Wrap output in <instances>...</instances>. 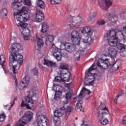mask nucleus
Instances as JSON below:
<instances>
[{"label": "nucleus", "instance_id": "1", "mask_svg": "<svg viewBox=\"0 0 126 126\" xmlns=\"http://www.w3.org/2000/svg\"><path fill=\"white\" fill-rule=\"evenodd\" d=\"M21 48L20 44L14 43L9 49V63L12 69L13 73H18V69L23 63V56L17 54Z\"/></svg>", "mask_w": 126, "mask_h": 126}, {"label": "nucleus", "instance_id": "2", "mask_svg": "<svg viewBox=\"0 0 126 126\" xmlns=\"http://www.w3.org/2000/svg\"><path fill=\"white\" fill-rule=\"evenodd\" d=\"M103 105H104V107H102L101 111L97 112V117L99 119V123L102 125V126H106L109 124V121L106 118L107 115H109V110L108 107H106L105 104H100L101 107L103 106Z\"/></svg>", "mask_w": 126, "mask_h": 126}, {"label": "nucleus", "instance_id": "3", "mask_svg": "<svg viewBox=\"0 0 126 126\" xmlns=\"http://www.w3.org/2000/svg\"><path fill=\"white\" fill-rule=\"evenodd\" d=\"M117 36H112L111 37V39L113 40H110L109 41V44L110 46H112V47H117V49L119 50L120 55L121 57H126V45H125L121 43H117Z\"/></svg>", "mask_w": 126, "mask_h": 126}, {"label": "nucleus", "instance_id": "4", "mask_svg": "<svg viewBox=\"0 0 126 126\" xmlns=\"http://www.w3.org/2000/svg\"><path fill=\"white\" fill-rule=\"evenodd\" d=\"M95 65H92L88 70L85 72V75L87 78L84 81V84L86 86H88V85H91L93 82H94V75L93 73H91L93 70H95V68H94Z\"/></svg>", "mask_w": 126, "mask_h": 126}, {"label": "nucleus", "instance_id": "5", "mask_svg": "<svg viewBox=\"0 0 126 126\" xmlns=\"http://www.w3.org/2000/svg\"><path fill=\"white\" fill-rule=\"evenodd\" d=\"M115 36V37H116L117 38L116 42L117 43H120L118 42V40L119 39V37L118 36H122L123 37V38H122L120 42H121L120 44H125L126 43V38L125 37V35H124V34L121 32V31H119L118 32L116 33V32L114 31H111L107 32L106 35L107 39L108 40V43L110 41H113V39H111L112 36Z\"/></svg>", "mask_w": 126, "mask_h": 126}, {"label": "nucleus", "instance_id": "6", "mask_svg": "<svg viewBox=\"0 0 126 126\" xmlns=\"http://www.w3.org/2000/svg\"><path fill=\"white\" fill-rule=\"evenodd\" d=\"M64 110H65V106L63 105L59 110H55L54 112V117H53V122L56 126H58L57 124H61V121H60L59 118L63 116Z\"/></svg>", "mask_w": 126, "mask_h": 126}, {"label": "nucleus", "instance_id": "7", "mask_svg": "<svg viewBox=\"0 0 126 126\" xmlns=\"http://www.w3.org/2000/svg\"><path fill=\"white\" fill-rule=\"evenodd\" d=\"M26 103L24 102V100L22 101L21 104V107L22 108L23 107H26L27 109H31L35 106V100L33 101L32 97L27 96L26 98Z\"/></svg>", "mask_w": 126, "mask_h": 126}, {"label": "nucleus", "instance_id": "8", "mask_svg": "<svg viewBox=\"0 0 126 126\" xmlns=\"http://www.w3.org/2000/svg\"><path fill=\"white\" fill-rule=\"evenodd\" d=\"M62 47H64L65 50L68 53H72L76 51V46L74 44H72L69 43H64L61 44Z\"/></svg>", "mask_w": 126, "mask_h": 126}, {"label": "nucleus", "instance_id": "9", "mask_svg": "<svg viewBox=\"0 0 126 126\" xmlns=\"http://www.w3.org/2000/svg\"><path fill=\"white\" fill-rule=\"evenodd\" d=\"M20 12L24 18V22H26L30 17V13L28 12V7H23L20 10Z\"/></svg>", "mask_w": 126, "mask_h": 126}, {"label": "nucleus", "instance_id": "10", "mask_svg": "<svg viewBox=\"0 0 126 126\" xmlns=\"http://www.w3.org/2000/svg\"><path fill=\"white\" fill-rule=\"evenodd\" d=\"M22 120L28 123V122L31 121V120L33 119V113L31 111H27L25 113L24 115L22 117Z\"/></svg>", "mask_w": 126, "mask_h": 126}, {"label": "nucleus", "instance_id": "11", "mask_svg": "<svg viewBox=\"0 0 126 126\" xmlns=\"http://www.w3.org/2000/svg\"><path fill=\"white\" fill-rule=\"evenodd\" d=\"M35 19L37 22H41L45 19V15L41 10L36 9Z\"/></svg>", "mask_w": 126, "mask_h": 126}, {"label": "nucleus", "instance_id": "12", "mask_svg": "<svg viewBox=\"0 0 126 126\" xmlns=\"http://www.w3.org/2000/svg\"><path fill=\"white\" fill-rule=\"evenodd\" d=\"M85 91H88L87 94H88V95H90V94H91V92H90V91L88 90V89H86L85 87H83L79 95L74 98L73 99L75 100V99H76L77 100H82V99H83V94Z\"/></svg>", "mask_w": 126, "mask_h": 126}, {"label": "nucleus", "instance_id": "13", "mask_svg": "<svg viewBox=\"0 0 126 126\" xmlns=\"http://www.w3.org/2000/svg\"><path fill=\"white\" fill-rule=\"evenodd\" d=\"M73 94V93L72 92H68L65 94V96L62 98L63 102L65 105L68 104V102L70 101V99H71Z\"/></svg>", "mask_w": 126, "mask_h": 126}, {"label": "nucleus", "instance_id": "14", "mask_svg": "<svg viewBox=\"0 0 126 126\" xmlns=\"http://www.w3.org/2000/svg\"><path fill=\"white\" fill-rule=\"evenodd\" d=\"M108 53L110 56V58H116V55L118 54L117 50H116V48L113 46H111V47L108 49Z\"/></svg>", "mask_w": 126, "mask_h": 126}, {"label": "nucleus", "instance_id": "15", "mask_svg": "<svg viewBox=\"0 0 126 126\" xmlns=\"http://www.w3.org/2000/svg\"><path fill=\"white\" fill-rule=\"evenodd\" d=\"M59 68L61 73L63 74V72L66 73V72H68V70L69 69L68 65L64 63H61Z\"/></svg>", "mask_w": 126, "mask_h": 126}, {"label": "nucleus", "instance_id": "16", "mask_svg": "<svg viewBox=\"0 0 126 126\" xmlns=\"http://www.w3.org/2000/svg\"><path fill=\"white\" fill-rule=\"evenodd\" d=\"M53 56L55 57V59H56L58 62H60V61L62 60V51L61 49H56L53 53Z\"/></svg>", "mask_w": 126, "mask_h": 126}, {"label": "nucleus", "instance_id": "17", "mask_svg": "<svg viewBox=\"0 0 126 126\" xmlns=\"http://www.w3.org/2000/svg\"><path fill=\"white\" fill-rule=\"evenodd\" d=\"M43 64L44 65H47V66H51V67L53 68H56V67H58V65L56 63L52 62V61H49V60H47L46 59H44Z\"/></svg>", "mask_w": 126, "mask_h": 126}, {"label": "nucleus", "instance_id": "18", "mask_svg": "<svg viewBox=\"0 0 126 126\" xmlns=\"http://www.w3.org/2000/svg\"><path fill=\"white\" fill-rule=\"evenodd\" d=\"M72 111H73V107L72 105L67 106L66 108H65V120H67V119H68L69 114H70V112H72Z\"/></svg>", "mask_w": 126, "mask_h": 126}, {"label": "nucleus", "instance_id": "19", "mask_svg": "<svg viewBox=\"0 0 126 126\" xmlns=\"http://www.w3.org/2000/svg\"><path fill=\"white\" fill-rule=\"evenodd\" d=\"M61 75L62 77V78L64 79V81L68 82V81H70L71 75L70 74V72H69L68 71V72L66 73L64 72L63 74L61 73Z\"/></svg>", "mask_w": 126, "mask_h": 126}, {"label": "nucleus", "instance_id": "20", "mask_svg": "<svg viewBox=\"0 0 126 126\" xmlns=\"http://www.w3.org/2000/svg\"><path fill=\"white\" fill-rule=\"evenodd\" d=\"M14 14L17 21H19V22H24V19L23 16H22L20 11L14 12Z\"/></svg>", "mask_w": 126, "mask_h": 126}, {"label": "nucleus", "instance_id": "21", "mask_svg": "<svg viewBox=\"0 0 126 126\" xmlns=\"http://www.w3.org/2000/svg\"><path fill=\"white\" fill-rule=\"evenodd\" d=\"M12 7L13 10H17V11H20V8H21V3L18 1H14L12 4Z\"/></svg>", "mask_w": 126, "mask_h": 126}, {"label": "nucleus", "instance_id": "22", "mask_svg": "<svg viewBox=\"0 0 126 126\" xmlns=\"http://www.w3.org/2000/svg\"><path fill=\"white\" fill-rule=\"evenodd\" d=\"M112 65V69L113 70H117L118 68H120L122 66V61L121 60H117L114 63L111 64Z\"/></svg>", "mask_w": 126, "mask_h": 126}, {"label": "nucleus", "instance_id": "23", "mask_svg": "<svg viewBox=\"0 0 126 126\" xmlns=\"http://www.w3.org/2000/svg\"><path fill=\"white\" fill-rule=\"evenodd\" d=\"M106 17H107L108 20L113 23H114V22H116V21L118 20V17H117V16L111 15L110 13H107Z\"/></svg>", "mask_w": 126, "mask_h": 126}, {"label": "nucleus", "instance_id": "24", "mask_svg": "<svg viewBox=\"0 0 126 126\" xmlns=\"http://www.w3.org/2000/svg\"><path fill=\"white\" fill-rule=\"evenodd\" d=\"M35 40L36 41L37 45L39 48H42L44 46V41L43 39L40 38L38 35H36Z\"/></svg>", "mask_w": 126, "mask_h": 126}, {"label": "nucleus", "instance_id": "25", "mask_svg": "<svg viewBox=\"0 0 126 126\" xmlns=\"http://www.w3.org/2000/svg\"><path fill=\"white\" fill-rule=\"evenodd\" d=\"M100 61H102V68H103V69H108L109 66L108 63V61H109V59H106L104 60L100 59Z\"/></svg>", "mask_w": 126, "mask_h": 126}, {"label": "nucleus", "instance_id": "26", "mask_svg": "<svg viewBox=\"0 0 126 126\" xmlns=\"http://www.w3.org/2000/svg\"><path fill=\"white\" fill-rule=\"evenodd\" d=\"M82 42H83L84 43H88L90 45H91V44L93 43L94 40L92 39V37L90 36H86L84 38L82 39Z\"/></svg>", "mask_w": 126, "mask_h": 126}, {"label": "nucleus", "instance_id": "27", "mask_svg": "<svg viewBox=\"0 0 126 126\" xmlns=\"http://www.w3.org/2000/svg\"><path fill=\"white\" fill-rule=\"evenodd\" d=\"M36 3L40 8H41L42 9H45L46 5L45 4V2H44L42 0H37Z\"/></svg>", "mask_w": 126, "mask_h": 126}, {"label": "nucleus", "instance_id": "28", "mask_svg": "<svg viewBox=\"0 0 126 126\" xmlns=\"http://www.w3.org/2000/svg\"><path fill=\"white\" fill-rule=\"evenodd\" d=\"M72 42L73 45L78 46L80 44V38L79 36L78 37L71 38Z\"/></svg>", "mask_w": 126, "mask_h": 126}, {"label": "nucleus", "instance_id": "29", "mask_svg": "<svg viewBox=\"0 0 126 126\" xmlns=\"http://www.w3.org/2000/svg\"><path fill=\"white\" fill-rule=\"evenodd\" d=\"M81 53H84V50H79L76 51V54L74 55L75 60H77V61H79V60H80V54H81Z\"/></svg>", "mask_w": 126, "mask_h": 126}, {"label": "nucleus", "instance_id": "30", "mask_svg": "<svg viewBox=\"0 0 126 126\" xmlns=\"http://www.w3.org/2000/svg\"><path fill=\"white\" fill-rule=\"evenodd\" d=\"M62 95H63V93L60 90H58V88H57L54 95V99H60V97Z\"/></svg>", "mask_w": 126, "mask_h": 126}, {"label": "nucleus", "instance_id": "31", "mask_svg": "<svg viewBox=\"0 0 126 126\" xmlns=\"http://www.w3.org/2000/svg\"><path fill=\"white\" fill-rule=\"evenodd\" d=\"M84 31L88 36H92L93 32H92V29L90 27H87L85 28Z\"/></svg>", "mask_w": 126, "mask_h": 126}, {"label": "nucleus", "instance_id": "32", "mask_svg": "<svg viewBox=\"0 0 126 126\" xmlns=\"http://www.w3.org/2000/svg\"><path fill=\"white\" fill-rule=\"evenodd\" d=\"M30 30L28 28H23L22 32V35L23 36H29L30 35Z\"/></svg>", "mask_w": 126, "mask_h": 126}, {"label": "nucleus", "instance_id": "33", "mask_svg": "<svg viewBox=\"0 0 126 126\" xmlns=\"http://www.w3.org/2000/svg\"><path fill=\"white\" fill-rule=\"evenodd\" d=\"M36 87H32V89L29 91V95L31 97H34L36 95Z\"/></svg>", "mask_w": 126, "mask_h": 126}, {"label": "nucleus", "instance_id": "34", "mask_svg": "<svg viewBox=\"0 0 126 126\" xmlns=\"http://www.w3.org/2000/svg\"><path fill=\"white\" fill-rule=\"evenodd\" d=\"M48 26L47 25V24L43 23L42 24V28L40 31V32H42V33H46L48 31Z\"/></svg>", "mask_w": 126, "mask_h": 126}, {"label": "nucleus", "instance_id": "35", "mask_svg": "<svg viewBox=\"0 0 126 126\" xmlns=\"http://www.w3.org/2000/svg\"><path fill=\"white\" fill-rule=\"evenodd\" d=\"M22 82L26 85V86H28L30 82V78L28 76H26L23 79Z\"/></svg>", "mask_w": 126, "mask_h": 126}, {"label": "nucleus", "instance_id": "36", "mask_svg": "<svg viewBox=\"0 0 126 126\" xmlns=\"http://www.w3.org/2000/svg\"><path fill=\"white\" fill-rule=\"evenodd\" d=\"M75 110L77 111L79 110L80 112H84V108L82 107V105L79 103H77L75 106Z\"/></svg>", "mask_w": 126, "mask_h": 126}, {"label": "nucleus", "instance_id": "37", "mask_svg": "<svg viewBox=\"0 0 126 126\" xmlns=\"http://www.w3.org/2000/svg\"><path fill=\"white\" fill-rule=\"evenodd\" d=\"M5 63V59L4 58V56L1 55L0 56V65L3 66L4 63Z\"/></svg>", "mask_w": 126, "mask_h": 126}, {"label": "nucleus", "instance_id": "38", "mask_svg": "<svg viewBox=\"0 0 126 126\" xmlns=\"http://www.w3.org/2000/svg\"><path fill=\"white\" fill-rule=\"evenodd\" d=\"M0 15L3 17V16H6L7 15V9L6 8H2L0 11Z\"/></svg>", "mask_w": 126, "mask_h": 126}, {"label": "nucleus", "instance_id": "39", "mask_svg": "<svg viewBox=\"0 0 126 126\" xmlns=\"http://www.w3.org/2000/svg\"><path fill=\"white\" fill-rule=\"evenodd\" d=\"M17 38V34L15 32H12L11 34L10 40L12 41L16 42V38Z\"/></svg>", "mask_w": 126, "mask_h": 126}, {"label": "nucleus", "instance_id": "40", "mask_svg": "<svg viewBox=\"0 0 126 126\" xmlns=\"http://www.w3.org/2000/svg\"><path fill=\"white\" fill-rule=\"evenodd\" d=\"M79 37V34L77 31H73L71 33V38H76Z\"/></svg>", "mask_w": 126, "mask_h": 126}, {"label": "nucleus", "instance_id": "41", "mask_svg": "<svg viewBox=\"0 0 126 126\" xmlns=\"http://www.w3.org/2000/svg\"><path fill=\"white\" fill-rule=\"evenodd\" d=\"M110 60L108 62V61H107L108 65L109 66H111V67H112V68H113V65H111V64H113V63H115V58L110 57V59H108V60Z\"/></svg>", "mask_w": 126, "mask_h": 126}, {"label": "nucleus", "instance_id": "42", "mask_svg": "<svg viewBox=\"0 0 126 126\" xmlns=\"http://www.w3.org/2000/svg\"><path fill=\"white\" fill-rule=\"evenodd\" d=\"M97 15V13L93 12L90 14V16L89 17V21H92L93 18H95Z\"/></svg>", "mask_w": 126, "mask_h": 126}, {"label": "nucleus", "instance_id": "43", "mask_svg": "<svg viewBox=\"0 0 126 126\" xmlns=\"http://www.w3.org/2000/svg\"><path fill=\"white\" fill-rule=\"evenodd\" d=\"M25 125H26V122L21 120H19L16 124V126H24Z\"/></svg>", "mask_w": 126, "mask_h": 126}, {"label": "nucleus", "instance_id": "44", "mask_svg": "<svg viewBox=\"0 0 126 126\" xmlns=\"http://www.w3.org/2000/svg\"><path fill=\"white\" fill-rule=\"evenodd\" d=\"M28 24L26 23H24V22H21L18 24V26H20L22 27V28H26L27 26H28Z\"/></svg>", "mask_w": 126, "mask_h": 126}, {"label": "nucleus", "instance_id": "45", "mask_svg": "<svg viewBox=\"0 0 126 126\" xmlns=\"http://www.w3.org/2000/svg\"><path fill=\"white\" fill-rule=\"evenodd\" d=\"M62 0H50V2L52 4H60L62 3Z\"/></svg>", "mask_w": 126, "mask_h": 126}, {"label": "nucleus", "instance_id": "46", "mask_svg": "<svg viewBox=\"0 0 126 126\" xmlns=\"http://www.w3.org/2000/svg\"><path fill=\"white\" fill-rule=\"evenodd\" d=\"M26 85L22 82L19 84V88L21 90L24 89V87H27L28 86H26Z\"/></svg>", "mask_w": 126, "mask_h": 126}, {"label": "nucleus", "instance_id": "47", "mask_svg": "<svg viewBox=\"0 0 126 126\" xmlns=\"http://www.w3.org/2000/svg\"><path fill=\"white\" fill-rule=\"evenodd\" d=\"M5 118H6V116H5L4 113L0 114V122H3L5 120Z\"/></svg>", "mask_w": 126, "mask_h": 126}, {"label": "nucleus", "instance_id": "48", "mask_svg": "<svg viewBox=\"0 0 126 126\" xmlns=\"http://www.w3.org/2000/svg\"><path fill=\"white\" fill-rule=\"evenodd\" d=\"M46 38L47 39V40L50 41L51 42L54 41V36L52 35H48Z\"/></svg>", "mask_w": 126, "mask_h": 126}, {"label": "nucleus", "instance_id": "49", "mask_svg": "<svg viewBox=\"0 0 126 126\" xmlns=\"http://www.w3.org/2000/svg\"><path fill=\"white\" fill-rule=\"evenodd\" d=\"M32 72H33L34 75H36L38 76L39 75V72H38V68H34L32 69Z\"/></svg>", "mask_w": 126, "mask_h": 126}, {"label": "nucleus", "instance_id": "50", "mask_svg": "<svg viewBox=\"0 0 126 126\" xmlns=\"http://www.w3.org/2000/svg\"><path fill=\"white\" fill-rule=\"evenodd\" d=\"M62 79H63L62 76H57L55 78V81L56 82H61V81H62Z\"/></svg>", "mask_w": 126, "mask_h": 126}, {"label": "nucleus", "instance_id": "51", "mask_svg": "<svg viewBox=\"0 0 126 126\" xmlns=\"http://www.w3.org/2000/svg\"><path fill=\"white\" fill-rule=\"evenodd\" d=\"M97 23L98 25H104L106 23V22L103 20H99L97 21Z\"/></svg>", "mask_w": 126, "mask_h": 126}, {"label": "nucleus", "instance_id": "52", "mask_svg": "<svg viewBox=\"0 0 126 126\" xmlns=\"http://www.w3.org/2000/svg\"><path fill=\"white\" fill-rule=\"evenodd\" d=\"M124 95V93L120 94L116 96L115 99L114 100L115 103H117L118 102V99H119V97L120 96H123Z\"/></svg>", "mask_w": 126, "mask_h": 126}, {"label": "nucleus", "instance_id": "53", "mask_svg": "<svg viewBox=\"0 0 126 126\" xmlns=\"http://www.w3.org/2000/svg\"><path fill=\"white\" fill-rule=\"evenodd\" d=\"M52 44V41L49 40L48 39L46 38L45 39V44L47 46H50Z\"/></svg>", "mask_w": 126, "mask_h": 126}, {"label": "nucleus", "instance_id": "54", "mask_svg": "<svg viewBox=\"0 0 126 126\" xmlns=\"http://www.w3.org/2000/svg\"><path fill=\"white\" fill-rule=\"evenodd\" d=\"M122 124L123 125H126V116L123 117L122 120Z\"/></svg>", "mask_w": 126, "mask_h": 126}, {"label": "nucleus", "instance_id": "55", "mask_svg": "<svg viewBox=\"0 0 126 126\" xmlns=\"http://www.w3.org/2000/svg\"><path fill=\"white\" fill-rule=\"evenodd\" d=\"M62 57H63L64 58L67 59V58H68V55L67 53L64 52L62 54Z\"/></svg>", "mask_w": 126, "mask_h": 126}, {"label": "nucleus", "instance_id": "56", "mask_svg": "<svg viewBox=\"0 0 126 126\" xmlns=\"http://www.w3.org/2000/svg\"><path fill=\"white\" fill-rule=\"evenodd\" d=\"M2 67L4 71V73L5 74H7V73L8 72V70H7V69H6V68H5V67H4V66H3Z\"/></svg>", "mask_w": 126, "mask_h": 126}, {"label": "nucleus", "instance_id": "57", "mask_svg": "<svg viewBox=\"0 0 126 126\" xmlns=\"http://www.w3.org/2000/svg\"><path fill=\"white\" fill-rule=\"evenodd\" d=\"M98 5L101 8H103V3H102V2H101V1H100V0H98Z\"/></svg>", "mask_w": 126, "mask_h": 126}, {"label": "nucleus", "instance_id": "58", "mask_svg": "<svg viewBox=\"0 0 126 126\" xmlns=\"http://www.w3.org/2000/svg\"><path fill=\"white\" fill-rule=\"evenodd\" d=\"M29 0H24V2L25 3L26 5H29L30 4V2H29Z\"/></svg>", "mask_w": 126, "mask_h": 126}, {"label": "nucleus", "instance_id": "59", "mask_svg": "<svg viewBox=\"0 0 126 126\" xmlns=\"http://www.w3.org/2000/svg\"><path fill=\"white\" fill-rule=\"evenodd\" d=\"M17 100V99H16V98H14V100L13 101V103L10 105L11 107H13L15 103V101H16Z\"/></svg>", "mask_w": 126, "mask_h": 126}, {"label": "nucleus", "instance_id": "60", "mask_svg": "<svg viewBox=\"0 0 126 126\" xmlns=\"http://www.w3.org/2000/svg\"><path fill=\"white\" fill-rule=\"evenodd\" d=\"M96 65H97V66H99L100 67H102V64H101V63H100V62H99V61H98L96 63Z\"/></svg>", "mask_w": 126, "mask_h": 126}, {"label": "nucleus", "instance_id": "61", "mask_svg": "<svg viewBox=\"0 0 126 126\" xmlns=\"http://www.w3.org/2000/svg\"><path fill=\"white\" fill-rule=\"evenodd\" d=\"M77 101H78V104H80V105H81V104L83 103V102L82 101V100H81V99L77 100Z\"/></svg>", "mask_w": 126, "mask_h": 126}, {"label": "nucleus", "instance_id": "62", "mask_svg": "<svg viewBox=\"0 0 126 126\" xmlns=\"http://www.w3.org/2000/svg\"><path fill=\"white\" fill-rule=\"evenodd\" d=\"M76 19H79V21H80V20H81V17L79 16H77L76 18H75Z\"/></svg>", "mask_w": 126, "mask_h": 126}, {"label": "nucleus", "instance_id": "63", "mask_svg": "<svg viewBox=\"0 0 126 126\" xmlns=\"http://www.w3.org/2000/svg\"><path fill=\"white\" fill-rule=\"evenodd\" d=\"M24 39L26 40H28V36H24Z\"/></svg>", "mask_w": 126, "mask_h": 126}, {"label": "nucleus", "instance_id": "64", "mask_svg": "<svg viewBox=\"0 0 126 126\" xmlns=\"http://www.w3.org/2000/svg\"><path fill=\"white\" fill-rule=\"evenodd\" d=\"M6 126H10V125H9V124L7 125Z\"/></svg>", "mask_w": 126, "mask_h": 126}]
</instances>
